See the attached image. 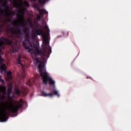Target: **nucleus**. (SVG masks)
I'll list each match as a JSON object with an SVG mask.
<instances>
[{
    "instance_id": "f257e3e1",
    "label": "nucleus",
    "mask_w": 131,
    "mask_h": 131,
    "mask_svg": "<svg viewBox=\"0 0 131 131\" xmlns=\"http://www.w3.org/2000/svg\"><path fill=\"white\" fill-rule=\"evenodd\" d=\"M34 48L36 50V53L37 55H40L41 59L37 56L34 57V60L36 61V65L40 63H45L46 64V58H49L51 53H52V47L50 46V41L47 39H45L42 41V50H39V46L37 44L34 45Z\"/></svg>"
},
{
    "instance_id": "f03ea898",
    "label": "nucleus",
    "mask_w": 131,
    "mask_h": 131,
    "mask_svg": "<svg viewBox=\"0 0 131 131\" xmlns=\"http://www.w3.org/2000/svg\"><path fill=\"white\" fill-rule=\"evenodd\" d=\"M15 104L16 105H11L10 107H6V110L0 108V121L5 122L9 119L8 114L17 113L19 109H22L24 107V105H26V102L23 101V99H20L18 101H15Z\"/></svg>"
},
{
    "instance_id": "7ed1b4c3",
    "label": "nucleus",
    "mask_w": 131,
    "mask_h": 131,
    "mask_svg": "<svg viewBox=\"0 0 131 131\" xmlns=\"http://www.w3.org/2000/svg\"><path fill=\"white\" fill-rule=\"evenodd\" d=\"M38 68L39 70L40 75L42 78L43 83L47 84L48 81L50 86H52V85L55 86V81L53 80L52 77L49 75V73L47 72L46 63L43 62L40 63V64L38 66Z\"/></svg>"
},
{
    "instance_id": "20e7f679",
    "label": "nucleus",
    "mask_w": 131,
    "mask_h": 131,
    "mask_svg": "<svg viewBox=\"0 0 131 131\" xmlns=\"http://www.w3.org/2000/svg\"><path fill=\"white\" fill-rule=\"evenodd\" d=\"M12 25L15 26V27H12V28L10 29L8 28L6 29V32L9 33L10 31L13 33V34H17L19 38H21L23 37V34L22 33V31L21 29H20V26L17 23V20H14L12 23Z\"/></svg>"
},
{
    "instance_id": "39448f33",
    "label": "nucleus",
    "mask_w": 131,
    "mask_h": 131,
    "mask_svg": "<svg viewBox=\"0 0 131 131\" xmlns=\"http://www.w3.org/2000/svg\"><path fill=\"white\" fill-rule=\"evenodd\" d=\"M5 43L9 45V46H12V41L7 38H5V37H0V65L5 63V59L3 58L1 55L2 49H5V47H3Z\"/></svg>"
},
{
    "instance_id": "423d86ee",
    "label": "nucleus",
    "mask_w": 131,
    "mask_h": 131,
    "mask_svg": "<svg viewBox=\"0 0 131 131\" xmlns=\"http://www.w3.org/2000/svg\"><path fill=\"white\" fill-rule=\"evenodd\" d=\"M34 31L37 35H41L43 40H45V39H47V40H49V37L45 34V32L42 29L34 30Z\"/></svg>"
},
{
    "instance_id": "0eeeda50",
    "label": "nucleus",
    "mask_w": 131,
    "mask_h": 131,
    "mask_svg": "<svg viewBox=\"0 0 131 131\" xmlns=\"http://www.w3.org/2000/svg\"><path fill=\"white\" fill-rule=\"evenodd\" d=\"M15 92L17 96H20L21 95V93H22L23 95H27V94H28V89L24 87L22 88L21 91L20 90H19L18 88H16L15 89Z\"/></svg>"
},
{
    "instance_id": "6e6552de",
    "label": "nucleus",
    "mask_w": 131,
    "mask_h": 131,
    "mask_svg": "<svg viewBox=\"0 0 131 131\" xmlns=\"http://www.w3.org/2000/svg\"><path fill=\"white\" fill-rule=\"evenodd\" d=\"M16 8H18V13H19V15H16V18H17V20L20 21V19L24 18V15H25V8H24L23 10H21V7L19 5H17Z\"/></svg>"
},
{
    "instance_id": "1a4fd4ad",
    "label": "nucleus",
    "mask_w": 131,
    "mask_h": 131,
    "mask_svg": "<svg viewBox=\"0 0 131 131\" xmlns=\"http://www.w3.org/2000/svg\"><path fill=\"white\" fill-rule=\"evenodd\" d=\"M37 10L39 13V15H37V16L38 20H40L43 15H48V11L45 9H40L39 8H37Z\"/></svg>"
},
{
    "instance_id": "9d476101",
    "label": "nucleus",
    "mask_w": 131,
    "mask_h": 131,
    "mask_svg": "<svg viewBox=\"0 0 131 131\" xmlns=\"http://www.w3.org/2000/svg\"><path fill=\"white\" fill-rule=\"evenodd\" d=\"M0 92L3 94V95L0 98V100H5L6 99L5 95L7 94V87L0 84Z\"/></svg>"
},
{
    "instance_id": "9b49d317",
    "label": "nucleus",
    "mask_w": 131,
    "mask_h": 131,
    "mask_svg": "<svg viewBox=\"0 0 131 131\" xmlns=\"http://www.w3.org/2000/svg\"><path fill=\"white\" fill-rule=\"evenodd\" d=\"M0 73L3 74V73H7V66L6 63L4 62L2 64H0Z\"/></svg>"
},
{
    "instance_id": "f8f14e48",
    "label": "nucleus",
    "mask_w": 131,
    "mask_h": 131,
    "mask_svg": "<svg viewBox=\"0 0 131 131\" xmlns=\"http://www.w3.org/2000/svg\"><path fill=\"white\" fill-rule=\"evenodd\" d=\"M18 21L21 27H26L27 23H26V21L25 20V19H24V18L23 17L21 18V19H20V20H18Z\"/></svg>"
},
{
    "instance_id": "ddd939ff",
    "label": "nucleus",
    "mask_w": 131,
    "mask_h": 131,
    "mask_svg": "<svg viewBox=\"0 0 131 131\" xmlns=\"http://www.w3.org/2000/svg\"><path fill=\"white\" fill-rule=\"evenodd\" d=\"M23 47L25 49V50H28L29 53H32L33 49L30 48V46H28L27 43L25 42H23Z\"/></svg>"
},
{
    "instance_id": "4468645a",
    "label": "nucleus",
    "mask_w": 131,
    "mask_h": 131,
    "mask_svg": "<svg viewBox=\"0 0 131 131\" xmlns=\"http://www.w3.org/2000/svg\"><path fill=\"white\" fill-rule=\"evenodd\" d=\"M41 94L43 97H53V93L47 94L45 91H42Z\"/></svg>"
},
{
    "instance_id": "2eb2a0df",
    "label": "nucleus",
    "mask_w": 131,
    "mask_h": 131,
    "mask_svg": "<svg viewBox=\"0 0 131 131\" xmlns=\"http://www.w3.org/2000/svg\"><path fill=\"white\" fill-rule=\"evenodd\" d=\"M19 51V47L17 45L12 46V53H17Z\"/></svg>"
},
{
    "instance_id": "dca6fc26",
    "label": "nucleus",
    "mask_w": 131,
    "mask_h": 131,
    "mask_svg": "<svg viewBox=\"0 0 131 131\" xmlns=\"http://www.w3.org/2000/svg\"><path fill=\"white\" fill-rule=\"evenodd\" d=\"M17 63L18 64H20V65H21V66L22 67L23 69H24V64H23V63H22V60H21V56H19L18 57V59H17Z\"/></svg>"
},
{
    "instance_id": "f3484780",
    "label": "nucleus",
    "mask_w": 131,
    "mask_h": 131,
    "mask_svg": "<svg viewBox=\"0 0 131 131\" xmlns=\"http://www.w3.org/2000/svg\"><path fill=\"white\" fill-rule=\"evenodd\" d=\"M7 76L8 78V79H12L13 76H12V72L11 71H9L7 72Z\"/></svg>"
},
{
    "instance_id": "a211bd4d",
    "label": "nucleus",
    "mask_w": 131,
    "mask_h": 131,
    "mask_svg": "<svg viewBox=\"0 0 131 131\" xmlns=\"http://www.w3.org/2000/svg\"><path fill=\"white\" fill-rule=\"evenodd\" d=\"M29 39V33H27L25 35V41H28Z\"/></svg>"
},
{
    "instance_id": "6ab92c4d",
    "label": "nucleus",
    "mask_w": 131,
    "mask_h": 131,
    "mask_svg": "<svg viewBox=\"0 0 131 131\" xmlns=\"http://www.w3.org/2000/svg\"><path fill=\"white\" fill-rule=\"evenodd\" d=\"M2 7H4L6 9H8V10H9V9H10V7L9 6V5H8L7 2H5L4 3H3L2 4Z\"/></svg>"
},
{
    "instance_id": "aec40b11",
    "label": "nucleus",
    "mask_w": 131,
    "mask_h": 131,
    "mask_svg": "<svg viewBox=\"0 0 131 131\" xmlns=\"http://www.w3.org/2000/svg\"><path fill=\"white\" fill-rule=\"evenodd\" d=\"M23 32L26 34V33H29V32L28 31V28L27 27H26L25 28H24L23 29Z\"/></svg>"
},
{
    "instance_id": "412c9836",
    "label": "nucleus",
    "mask_w": 131,
    "mask_h": 131,
    "mask_svg": "<svg viewBox=\"0 0 131 131\" xmlns=\"http://www.w3.org/2000/svg\"><path fill=\"white\" fill-rule=\"evenodd\" d=\"M24 5L25 7H27V8H29V7H30V4H29V3L26 1L24 2Z\"/></svg>"
},
{
    "instance_id": "4be33fe9",
    "label": "nucleus",
    "mask_w": 131,
    "mask_h": 131,
    "mask_svg": "<svg viewBox=\"0 0 131 131\" xmlns=\"http://www.w3.org/2000/svg\"><path fill=\"white\" fill-rule=\"evenodd\" d=\"M48 0H38V3L40 4V5H43V4H46Z\"/></svg>"
},
{
    "instance_id": "5701e85b",
    "label": "nucleus",
    "mask_w": 131,
    "mask_h": 131,
    "mask_svg": "<svg viewBox=\"0 0 131 131\" xmlns=\"http://www.w3.org/2000/svg\"><path fill=\"white\" fill-rule=\"evenodd\" d=\"M54 95L57 96L59 98L60 97V94H59L58 91L57 90H53Z\"/></svg>"
},
{
    "instance_id": "b1692460",
    "label": "nucleus",
    "mask_w": 131,
    "mask_h": 131,
    "mask_svg": "<svg viewBox=\"0 0 131 131\" xmlns=\"http://www.w3.org/2000/svg\"><path fill=\"white\" fill-rule=\"evenodd\" d=\"M8 92L9 94H12L13 93V87H9L8 89Z\"/></svg>"
},
{
    "instance_id": "393cba45",
    "label": "nucleus",
    "mask_w": 131,
    "mask_h": 131,
    "mask_svg": "<svg viewBox=\"0 0 131 131\" xmlns=\"http://www.w3.org/2000/svg\"><path fill=\"white\" fill-rule=\"evenodd\" d=\"M44 28H45V29H46V31H47V33L48 34H50V29H49V27L48 26V25H45L44 26Z\"/></svg>"
},
{
    "instance_id": "a878e982",
    "label": "nucleus",
    "mask_w": 131,
    "mask_h": 131,
    "mask_svg": "<svg viewBox=\"0 0 131 131\" xmlns=\"http://www.w3.org/2000/svg\"><path fill=\"white\" fill-rule=\"evenodd\" d=\"M28 84H29L30 86H31V85L33 84V80L29 79L28 82Z\"/></svg>"
},
{
    "instance_id": "bb28decb",
    "label": "nucleus",
    "mask_w": 131,
    "mask_h": 131,
    "mask_svg": "<svg viewBox=\"0 0 131 131\" xmlns=\"http://www.w3.org/2000/svg\"><path fill=\"white\" fill-rule=\"evenodd\" d=\"M13 3H14V4H18V2H19V3H22V0H13Z\"/></svg>"
},
{
    "instance_id": "cd10ccee",
    "label": "nucleus",
    "mask_w": 131,
    "mask_h": 131,
    "mask_svg": "<svg viewBox=\"0 0 131 131\" xmlns=\"http://www.w3.org/2000/svg\"><path fill=\"white\" fill-rule=\"evenodd\" d=\"M0 82H2L3 84H5V80L2 79V77L0 75Z\"/></svg>"
},
{
    "instance_id": "c85d7f7f",
    "label": "nucleus",
    "mask_w": 131,
    "mask_h": 131,
    "mask_svg": "<svg viewBox=\"0 0 131 131\" xmlns=\"http://www.w3.org/2000/svg\"><path fill=\"white\" fill-rule=\"evenodd\" d=\"M36 36H37V34H36L35 32H34V33H33L32 34V37H33V38H35V37H36Z\"/></svg>"
},
{
    "instance_id": "c756f323",
    "label": "nucleus",
    "mask_w": 131,
    "mask_h": 131,
    "mask_svg": "<svg viewBox=\"0 0 131 131\" xmlns=\"http://www.w3.org/2000/svg\"><path fill=\"white\" fill-rule=\"evenodd\" d=\"M29 22L30 23V24H31V25H32V24L33 23V21H32V20L29 19Z\"/></svg>"
},
{
    "instance_id": "7c9ffc66",
    "label": "nucleus",
    "mask_w": 131,
    "mask_h": 131,
    "mask_svg": "<svg viewBox=\"0 0 131 131\" xmlns=\"http://www.w3.org/2000/svg\"><path fill=\"white\" fill-rule=\"evenodd\" d=\"M0 12H1V13H5V11L3 10V9L0 8Z\"/></svg>"
},
{
    "instance_id": "2f4dec72",
    "label": "nucleus",
    "mask_w": 131,
    "mask_h": 131,
    "mask_svg": "<svg viewBox=\"0 0 131 131\" xmlns=\"http://www.w3.org/2000/svg\"><path fill=\"white\" fill-rule=\"evenodd\" d=\"M4 2L3 0H0V4H3Z\"/></svg>"
},
{
    "instance_id": "473e14b6",
    "label": "nucleus",
    "mask_w": 131,
    "mask_h": 131,
    "mask_svg": "<svg viewBox=\"0 0 131 131\" xmlns=\"http://www.w3.org/2000/svg\"><path fill=\"white\" fill-rule=\"evenodd\" d=\"M8 22H10V23H12V20L11 19H8Z\"/></svg>"
},
{
    "instance_id": "72a5a7b5",
    "label": "nucleus",
    "mask_w": 131,
    "mask_h": 131,
    "mask_svg": "<svg viewBox=\"0 0 131 131\" xmlns=\"http://www.w3.org/2000/svg\"><path fill=\"white\" fill-rule=\"evenodd\" d=\"M45 24H47L45 21L42 23V25H45Z\"/></svg>"
},
{
    "instance_id": "f704fd0d",
    "label": "nucleus",
    "mask_w": 131,
    "mask_h": 131,
    "mask_svg": "<svg viewBox=\"0 0 131 131\" xmlns=\"http://www.w3.org/2000/svg\"><path fill=\"white\" fill-rule=\"evenodd\" d=\"M9 38H12V34H10V35L9 36Z\"/></svg>"
},
{
    "instance_id": "c9c22d12",
    "label": "nucleus",
    "mask_w": 131,
    "mask_h": 131,
    "mask_svg": "<svg viewBox=\"0 0 131 131\" xmlns=\"http://www.w3.org/2000/svg\"><path fill=\"white\" fill-rule=\"evenodd\" d=\"M30 2H35V1L34 0H29Z\"/></svg>"
},
{
    "instance_id": "e433bc0d",
    "label": "nucleus",
    "mask_w": 131,
    "mask_h": 131,
    "mask_svg": "<svg viewBox=\"0 0 131 131\" xmlns=\"http://www.w3.org/2000/svg\"><path fill=\"white\" fill-rule=\"evenodd\" d=\"M1 32H2V29L0 28V33H1Z\"/></svg>"
},
{
    "instance_id": "4c0bfd02",
    "label": "nucleus",
    "mask_w": 131,
    "mask_h": 131,
    "mask_svg": "<svg viewBox=\"0 0 131 131\" xmlns=\"http://www.w3.org/2000/svg\"><path fill=\"white\" fill-rule=\"evenodd\" d=\"M24 73V74H25V72H24V73Z\"/></svg>"
}]
</instances>
